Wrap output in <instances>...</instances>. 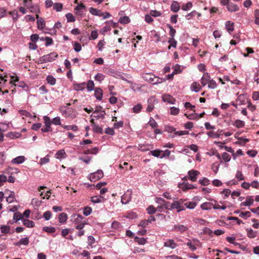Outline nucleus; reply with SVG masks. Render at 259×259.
<instances>
[{"label":"nucleus","mask_w":259,"mask_h":259,"mask_svg":"<svg viewBox=\"0 0 259 259\" xmlns=\"http://www.w3.org/2000/svg\"><path fill=\"white\" fill-rule=\"evenodd\" d=\"M71 220L75 225V228L78 230L82 229L88 224L84 218L76 213H73L71 216Z\"/></svg>","instance_id":"f257e3e1"},{"label":"nucleus","mask_w":259,"mask_h":259,"mask_svg":"<svg viewBox=\"0 0 259 259\" xmlns=\"http://www.w3.org/2000/svg\"><path fill=\"white\" fill-rule=\"evenodd\" d=\"M143 78L144 80L151 83L153 84H157L163 82V79L155 76L152 73H145L143 75Z\"/></svg>","instance_id":"f03ea898"},{"label":"nucleus","mask_w":259,"mask_h":259,"mask_svg":"<svg viewBox=\"0 0 259 259\" xmlns=\"http://www.w3.org/2000/svg\"><path fill=\"white\" fill-rule=\"evenodd\" d=\"M185 199H180L179 200H175L171 203L170 209H177L178 212H180L185 209L184 206Z\"/></svg>","instance_id":"7ed1b4c3"},{"label":"nucleus","mask_w":259,"mask_h":259,"mask_svg":"<svg viewBox=\"0 0 259 259\" xmlns=\"http://www.w3.org/2000/svg\"><path fill=\"white\" fill-rule=\"evenodd\" d=\"M58 57V54L55 52H52L49 54L44 55L39 59L40 63H45L52 62L55 60Z\"/></svg>","instance_id":"20e7f679"},{"label":"nucleus","mask_w":259,"mask_h":259,"mask_svg":"<svg viewBox=\"0 0 259 259\" xmlns=\"http://www.w3.org/2000/svg\"><path fill=\"white\" fill-rule=\"evenodd\" d=\"M103 172L101 170H98L97 171L92 173L89 176V179L92 182H96L103 178Z\"/></svg>","instance_id":"39448f33"},{"label":"nucleus","mask_w":259,"mask_h":259,"mask_svg":"<svg viewBox=\"0 0 259 259\" xmlns=\"http://www.w3.org/2000/svg\"><path fill=\"white\" fill-rule=\"evenodd\" d=\"M132 191L127 190V191L121 196V201L122 204H127L131 200Z\"/></svg>","instance_id":"423d86ee"},{"label":"nucleus","mask_w":259,"mask_h":259,"mask_svg":"<svg viewBox=\"0 0 259 259\" xmlns=\"http://www.w3.org/2000/svg\"><path fill=\"white\" fill-rule=\"evenodd\" d=\"M157 103V101L155 97H150L148 100V105L147 107V111L148 112L152 111L154 108V104Z\"/></svg>","instance_id":"0eeeda50"},{"label":"nucleus","mask_w":259,"mask_h":259,"mask_svg":"<svg viewBox=\"0 0 259 259\" xmlns=\"http://www.w3.org/2000/svg\"><path fill=\"white\" fill-rule=\"evenodd\" d=\"M179 188L183 190V191H186L189 189H192L196 188V187L193 185L188 183V182H183L179 184Z\"/></svg>","instance_id":"6e6552de"},{"label":"nucleus","mask_w":259,"mask_h":259,"mask_svg":"<svg viewBox=\"0 0 259 259\" xmlns=\"http://www.w3.org/2000/svg\"><path fill=\"white\" fill-rule=\"evenodd\" d=\"M188 176L189 179L192 182H195L197 179V176L200 174V172L196 170H191L188 171Z\"/></svg>","instance_id":"1a4fd4ad"},{"label":"nucleus","mask_w":259,"mask_h":259,"mask_svg":"<svg viewBox=\"0 0 259 259\" xmlns=\"http://www.w3.org/2000/svg\"><path fill=\"white\" fill-rule=\"evenodd\" d=\"M210 76L207 72H205L200 79V82L203 87L205 86L210 80Z\"/></svg>","instance_id":"9d476101"},{"label":"nucleus","mask_w":259,"mask_h":259,"mask_svg":"<svg viewBox=\"0 0 259 259\" xmlns=\"http://www.w3.org/2000/svg\"><path fill=\"white\" fill-rule=\"evenodd\" d=\"M162 100L164 102H167L170 104H174L176 100L171 95L168 94H164L162 96Z\"/></svg>","instance_id":"9b49d317"},{"label":"nucleus","mask_w":259,"mask_h":259,"mask_svg":"<svg viewBox=\"0 0 259 259\" xmlns=\"http://www.w3.org/2000/svg\"><path fill=\"white\" fill-rule=\"evenodd\" d=\"M85 9V6L82 4H78L75 8L76 14L78 15L82 16L83 15V11Z\"/></svg>","instance_id":"f8f14e48"},{"label":"nucleus","mask_w":259,"mask_h":259,"mask_svg":"<svg viewBox=\"0 0 259 259\" xmlns=\"http://www.w3.org/2000/svg\"><path fill=\"white\" fill-rule=\"evenodd\" d=\"M164 246L171 249L176 248L178 245L172 239H168L164 243Z\"/></svg>","instance_id":"ddd939ff"},{"label":"nucleus","mask_w":259,"mask_h":259,"mask_svg":"<svg viewBox=\"0 0 259 259\" xmlns=\"http://www.w3.org/2000/svg\"><path fill=\"white\" fill-rule=\"evenodd\" d=\"M26 160V158L24 156H17L11 160V163L15 164H19L23 163Z\"/></svg>","instance_id":"4468645a"},{"label":"nucleus","mask_w":259,"mask_h":259,"mask_svg":"<svg viewBox=\"0 0 259 259\" xmlns=\"http://www.w3.org/2000/svg\"><path fill=\"white\" fill-rule=\"evenodd\" d=\"M36 18H37V28L39 29H42L45 26V22L42 18L39 17L38 14H36Z\"/></svg>","instance_id":"2eb2a0df"},{"label":"nucleus","mask_w":259,"mask_h":259,"mask_svg":"<svg viewBox=\"0 0 259 259\" xmlns=\"http://www.w3.org/2000/svg\"><path fill=\"white\" fill-rule=\"evenodd\" d=\"M62 115L64 116L65 117H70L71 118L75 117L76 116L75 114L72 115V110L71 109H68V110L65 109L63 110V109H61Z\"/></svg>","instance_id":"dca6fc26"},{"label":"nucleus","mask_w":259,"mask_h":259,"mask_svg":"<svg viewBox=\"0 0 259 259\" xmlns=\"http://www.w3.org/2000/svg\"><path fill=\"white\" fill-rule=\"evenodd\" d=\"M213 206V203L210 202H205L203 203L200 205V208L202 210H210Z\"/></svg>","instance_id":"f3484780"},{"label":"nucleus","mask_w":259,"mask_h":259,"mask_svg":"<svg viewBox=\"0 0 259 259\" xmlns=\"http://www.w3.org/2000/svg\"><path fill=\"white\" fill-rule=\"evenodd\" d=\"M253 203V198L251 196H247L246 200L240 204L241 206H247L252 205Z\"/></svg>","instance_id":"a211bd4d"},{"label":"nucleus","mask_w":259,"mask_h":259,"mask_svg":"<svg viewBox=\"0 0 259 259\" xmlns=\"http://www.w3.org/2000/svg\"><path fill=\"white\" fill-rule=\"evenodd\" d=\"M201 87L200 84L196 81L193 82L190 86L191 91L196 93H198L201 90Z\"/></svg>","instance_id":"6ab92c4d"},{"label":"nucleus","mask_w":259,"mask_h":259,"mask_svg":"<svg viewBox=\"0 0 259 259\" xmlns=\"http://www.w3.org/2000/svg\"><path fill=\"white\" fill-rule=\"evenodd\" d=\"M66 156L67 155L64 149H61L58 151L55 154V157L58 159H65Z\"/></svg>","instance_id":"aec40b11"},{"label":"nucleus","mask_w":259,"mask_h":259,"mask_svg":"<svg viewBox=\"0 0 259 259\" xmlns=\"http://www.w3.org/2000/svg\"><path fill=\"white\" fill-rule=\"evenodd\" d=\"M227 8L230 12H236L239 10V7L236 4L232 3L227 5Z\"/></svg>","instance_id":"412c9836"},{"label":"nucleus","mask_w":259,"mask_h":259,"mask_svg":"<svg viewBox=\"0 0 259 259\" xmlns=\"http://www.w3.org/2000/svg\"><path fill=\"white\" fill-rule=\"evenodd\" d=\"M225 27L229 33L232 32L234 29V23L231 21H226Z\"/></svg>","instance_id":"4be33fe9"},{"label":"nucleus","mask_w":259,"mask_h":259,"mask_svg":"<svg viewBox=\"0 0 259 259\" xmlns=\"http://www.w3.org/2000/svg\"><path fill=\"white\" fill-rule=\"evenodd\" d=\"M89 11L91 14L95 16H98L99 17L103 16V13H102L101 10L92 7L90 8Z\"/></svg>","instance_id":"5701e85b"},{"label":"nucleus","mask_w":259,"mask_h":259,"mask_svg":"<svg viewBox=\"0 0 259 259\" xmlns=\"http://www.w3.org/2000/svg\"><path fill=\"white\" fill-rule=\"evenodd\" d=\"M149 154L155 157L162 158V150L156 149L150 151Z\"/></svg>","instance_id":"b1692460"},{"label":"nucleus","mask_w":259,"mask_h":259,"mask_svg":"<svg viewBox=\"0 0 259 259\" xmlns=\"http://www.w3.org/2000/svg\"><path fill=\"white\" fill-rule=\"evenodd\" d=\"M187 230L186 226L183 225H175L173 228L174 231H179L180 232H183Z\"/></svg>","instance_id":"393cba45"},{"label":"nucleus","mask_w":259,"mask_h":259,"mask_svg":"<svg viewBox=\"0 0 259 259\" xmlns=\"http://www.w3.org/2000/svg\"><path fill=\"white\" fill-rule=\"evenodd\" d=\"M94 95L98 100H101L103 97L102 90L100 88H97L95 90Z\"/></svg>","instance_id":"a878e982"},{"label":"nucleus","mask_w":259,"mask_h":259,"mask_svg":"<svg viewBox=\"0 0 259 259\" xmlns=\"http://www.w3.org/2000/svg\"><path fill=\"white\" fill-rule=\"evenodd\" d=\"M233 125L237 128H242L245 125V122L240 119H237L233 123Z\"/></svg>","instance_id":"bb28decb"},{"label":"nucleus","mask_w":259,"mask_h":259,"mask_svg":"<svg viewBox=\"0 0 259 259\" xmlns=\"http://www.w3.org/2000/svg\"><path fill=\"white\" fill-rule=\"evenodd\" d=\"M170 9L174 12H177L180 9L179 4L176 1H174L171 5Z\"/></svg>","instance_id":"cd10ccee"},{"label":"nucleus","mask_w":259,"mask_h":259,"mask_svg":"<svg viewBox=\"0 0 259 259\" xmlns=\"http://www.w3.org/2000/svg\"><path fill=\"white\" fill-rule=\"evenodd\" d=\"M103 197L100 196H94L91 198V201L94 203H99L102 202Z\"/></svg>","instance_id":"c85d7f7f"},{"label":"nucleus","mask_w":259,"mask_h":259,"mask_svg":"<svg viewBox=\"0 0 259 259\" xmlns=\"http://www.w3.org/2000/svg\"><path fill=\"white\" fill-rule=\"evenodd\" d=\"M247 236L250 238H254L256 236L257 232L251 229H246Z\"/></svg>","instance_id":"c756f323"},{"label":"nucleus","mask_w":259,"mask_h":259,"mask_svg":"<svg viewBox=\"0 0 259 259\" xmlns=\"http://www.w3.org/2000/svg\"><path fill=\"white\" fill-rule=\"evenodd\" d=\"M172 68L174 69V73L176 74L181 73L183 71V68L181 67V65L177 64L175 66L172 67Z\"/></svg>","instance_id":"7c9ffc66"},{"label":"nucleus","mask_w":259,"mask_h":259,"mask_svg":"<svg viewBox=\"0 0 259 259\" xmlns=\"http://www.w3.org/2000/svg\"><path fill=\"white\" fill-rule=\"evenodd\" d=\"M29 241V239L27 237L22 238H21L17 243V245H27L28 244Z\"/></svg>","instance_id":"2f4dec72"},{"label":"nucleus","mask_w":259,"mask_h":259,"mask_svg":"<svg viewBox=\"0 0 259 259\" xmlns=\"http://www.w3.org/2000/svg\"><path fill=\"white\" fill-rule=\"evenodd\" d=\"M0 230L3 234H8L10 231V227L8 225H2L0 227Z\"/></svg>","instance_id":"473e14b6"},{"label":"nucleus","mask_w":259,"mask_h":259,"mask_svg":"<svg viewBox=\"0 0 259 259\" xmlns=\"http://www.w3.org/2000/svg\"><path fill=\"white\" fill-rule=\"evenodd\" d=\"M93 121H94V119H92L91 120V122L93 123V130L97 133H102V132H103V130L102 128V127H101L100 126L98 125H96V124H95L94 123H93Z\"/></svg>","instance_id":"72a5a7b5"},{"label":"nucleus","mask_w":259,"mask_h":259,"mask_svg":"<svg viewBox=\"0 0 259 259\" xmlns=\"http://www.w3.org/2000/svg\"><path fill=\"white\" fill-rule=\"evenodd\" d=\"M236 101L239 102V105H243L245 102V96L243 94L239 95L236 99Z\"/></svg>","instance_id":"f704fd0d"},{"label":"nucleus","mask_w":259,"mask_h":259,"mask_svg":"<svg viewBox=\"0 0 259 259\" xmlns=\"http://www.w3.org/2000/svg\"><path fill=\"white\" fill-rule=\"evenodd\" d=\"M43 119L45 126H48V127H51V124L52 123V122L50 118L47 116H44L43 117Z\"/></svg>","instance_id":"c9c22d12"},{"label":"nucleus","mask_w":259,"mask_h":259,"mask_svg":"<svg viewBox=\"0 0 259 259\" xmlns=\"http://www.w3.org/2000/svg\"><path fill=\"white\" fill-rule=\"evenodd\" d=\"M23 225L28 228H31L34 226V223L32 221H30L29 220H24Z\"/></svg>","instance_id":"e433bc0d"},{"label":"nucleus","mask_w":259,"mask_h":259,"mask_svg":"<svg viewBox=\"0 0 259 259\" xmlns=\"http://www.w3.org/2000/svg\"><path fill=\"white\" fill-rule=\"evenodd\" d=\"M235 178L238 181H241L245 180V177H244L242 172L240 170H237L236 174L235 175Z\"/></svg>","instance_id":"4c0bfd02"},{"label":"nucleus","mask_w":259,"mask_h":259,"mask_svg":"<svg viewBox=\"0 0 259 259\" xmlns=\"http://www.w3.org/2000/svg\"><path fill=\"white\" fill-rule=\"evenodd\" d=\"M67 215L66 213L62 212L59 214V220L61 223H64L66 222L67 220Z\"/></svg>","instance_id":"58836bf2"},{"label":"nucleus","mask_w":259,"mask_h":259,"mask_svg":"<svg viewBox=\"0 0 259 259\" xmlns=\"http://www.w3.org/2000/svg\"><path fill=\"white\" fill-rule=\"evenodd\" d=\"M15 200V194L13 192H10V193L8 197L6 198V201L9 203H12Z\"/></svg>","instance_id":"ea45409f"},{"label":"nucleus","mask_w":259,"mask_h":259,"mask_svg":"<svg viewBox=\"0 0 259 259\" xmlns=\"http://www.w3.org/2000/svg\"><path fill=\"white\" fill-rule=\"evenodd\" d=\"M18 112H19V114H20V115L23 116V118H24V117H30V118H31L32 117V116L30 114V113L27 111L26 110H19Z\"/></svg>","instance_id":"a19ab883"},{"label":"nucleus","mask_w":259,"mask_h":259,"mask_svg":"<svg viewBox=\"0 0 259 259\" xmlns=\"http://www.w3.org/2000/svg\"><path fill=\"white\" fill-rule=\"evenodd\" d=\"M184 206L185 208H188L189 209H194L196 206V203L194 202H185Z\"/></svg>","instance_id":"79ce46f5"},{"label":"nucleus","mask_w":259,"mask_h":259,"mask_svg":"<svg viewBox=\"0 0 259 259\" xmlns=\"http://www.w3.org/2000/svg\"><path fill=\"white\" fill-rule=\"evenodd\" d=\"M168 43L170 44V45L168 47V49H170L171 47L176 48L177 42L174 38L170 37L168 40Z\"/></svg>","instance_id":"37998d69"},{"label":"nucleus","mask_w":259,"mask_h":259,"mask_svg":"<svg viewBox=\"0 0 259 259\" xmlns=\"http://www.w3.org/2000/svg\"><path fill=\"white\" fill-rule=\"evenodd\" d=\"M135 241L139 244L144 245L147 242V240L144 238H140L138 237H135Z\"/></svg>","instance_id":"c03bdc74"},{"label":"nucleus","mask_w":259,"mask_h":259,"mask_svg":"<svg viewBox=\"0 0 259 259\" xmlns=\"http://www.w3.org/2000/svg\"><path fill=\"white\" fill-rule=\"evenodd\" d=\"M92 212V208L91 207L86 206L83 209V214L86 217L90 215Z\"/></svg>","instance_id":"a18cd8bd"},{"label":"nucleus","mask_w":259,"mask_h":259,"mask_svg":"<svg viewBox=\"0 0 259 259\" xmlns=\"http://www.w3.org/2000/svg\"><path fill=\"white\" fill-rule=\"evenodd\" d=\"M47 81L48 83L52 85H54L56 83V79L52 75H48L47 77Z\"/></svg>","instance_id":"49530a36"},{"label":"nucleus","mask_w":259,"mask_h":259,"mask_svg":"<svg viewBox=\"0 0 259 259\" xmlns=\"http://www.w3.org/2000/svg\"><path fill=\"white\" fill-rule=\"evenodd\" d=\"M87 89L89 92L92 91L94 90V82L93 80H90L87 82Z\"/></svg>","instance_id":"de8ad7c7"},{"label":"nucleus","mask_w":259,"mask_h":259,"mask_svg":"<svg viewBox=\"0 0 259 259\" xmlns=\"http://www.w3.org/2000/svg\"><path fill=\"white\" fill-rule=\"evenodd\" d=\"M251 215V214L250 211L241 212L239 214V217L244 219H246L247 218L250 217Z\"/></svg>","instance_id":"09e8293b"},{"label":"nucleus","mask_w":259,"mask_h":259,"mask_svg":"<svg viewBox=\"0 0 259 259\" xmlns=\"http://www.w3.org/2000/svg\"><path fill=\"white\" fill-rule=\"evenodd\" d=\"M28 9L30 10L31 12L36 13V14L39 13L40 12L37 6H32V4Z\"/></svg>","instance_id":"8fccbe9b"},{"label":"nucleus","mask_w":259,"mask_h":259,"mask_svg":"<svg viewBox=\"0 0 259 259\" xmlns=\"http://www.w3.org/2000/svg\"><path fill=\"white\" fill-rule=\"evenodd\" d=\"M217 87V84L215 80L211 79L208 83V88L210 89H214Z\"/></svg>","instance_id":"3c124183"},{"label":"nucleus","mask_w":259,"mask_h":259,"mask_svg":"<svg viewBox=\"0 0 259 259\" xmlns=\"http://www.w3.org/2000/svg\"><path fill=\"white\" fill-rule=\"evenodd\" d=\"M180 112L179 108L175 107H171L170 108V113L173 115H177Z\"/></svg>","instance_id":"603ef678"},{"label":"nucleus","mask_w":259,"mask_h":259,"mask_svg":"<svg viewBox=\"0 0 259 259\" xmlns=\"http://www.w3.org/2000/svg\"><path fill=\"white\" fill-rule=\"evenodd\" d=\"M63 5L61 3H55L53 5V9L57 12H60L62 10Z\"/></svg>","instance_id":"864d4df0"},{"label":"nucleus","mask_w":259,"mask_h":259,"mask_svg":"<svg viewBox=\"0 0 259 259\" xmlns=\"http://www.w3.org/2000/svg\"><path fill=\"white\" fill-rule=\"evenodd\" d=\"M42 230L48 233H53L56 231V229L53 227H44Z\"/></svg>","instance_id":"5fc2aeb1"},{"label":"nucleus","mask_w":259,"mask_h":259,"mask_svg":"<svg viewBox=\"0 0 259 259\" xmlns=\"http://www.w3.org/2000/svg\"><path fill=\"white\" fill-rule=\"evenodd\" d=\"M130 18L127 16L121 17L119 19V22L121 24H127L130 22Z\"/></svg>","instance_id":"6e6d98bb"},{"label":"nucleus","mask_w":259,"mask_h":259,"mask_svg":"<svg viewBox=\"0 0 259 259\" xmlns=\"http://www.w3.org/2000/svg\"><path fill=\"white\" fill-rule=\"evenodd\" d=\"M105 75L102 73H98L95 76V80L101 82L104 79Z\"/></svg>","instance_id":"4d7b16f0"},{"label":"nucleus","mask_w":259,"mask_h":259,"mask_svg":"<svg viewBox=\"0 0 259 259\" xmlns=\"http://www.w3.org/2000/svg\"><path fill=\"white\" fill-rule=\"evenodd\" d=\"M185 115L187 116V117L189 119H195L198 118L199 115L195 113H193L191 114H188L187 113L185 114Z\"/></svg>","instance_id":"13d9d810"},{"label":"nucleus","mask_w":259,"mask_h":259,"mask_svg":"<svg viewBox=\"0 0 259 259\" xmlns=\"http://www.w3.org/2000/svg\"><path fill=\"white\" fill-rule=\"evenodd\" d=\"M249 141L248 139L240 137L238 139L237 143L241 145H244L245 144Z\"/></svg>","instance_id":"bf43d9fd"},{"label":"nucleus","mask_w":259,"mask_h":259,"mask_svg":"<svg viewBox=\"0 0 259 259\" xmlns=\"http://www.w3.org/2000/svg\"><path fill=\"white\" fill-rule=\"evenodd\" d=\"M98 33L97 30H93L91 32L90 40H95L98 38Z\"/></svg>","instance_id":"052dcab7"},{"label":"nucleus","mask_w":259,"mask_h":259,"mask_svg":"<svg viewBox=\"0 0 259 259\" xmlns=\"http://www.w3.org/2000/svg\"><path fill=\"white\" fill-rule=\"evenodd\" d=\"M85 82L78 83L75 85L74 88L76 91H82L84 88Z\"/></svg>","instance_id":"680f3d73"},{"label":"nucleus","mask_w":259,"mask_h":259,"mask_svg":"<svg viewBox=\"0 0 259 259\" xmlns=\"http://www.w3.org/2000/svg\"><path fill=\"white\" fill-rule=\"evenodd\" d=\"M222 157L224 161L226 162H229L231 160L230 155L226 152L223 153Z\"/></svg>","instance_id":"e2e57ef3"},{"label":"nucleus","mask_w":259,"mask_h":259,"mask_svg":"<svg viewBox=\"0 0 259 259\" xmlns=\"http://www.w3.org/2000/svg\"><path fill=\"white\" fill-rule=\"evenodd\" d=\"M22 218V215L20 212H15L14 214L13 219L16 222H17V221L21 220Z\"/></svg>","instance_id":"0e129e2a"},{"label":"nucleus","mask_w":259,"mask_h":259,"mask_svg":"<svg viewBox=\"0 0 259 259\" xmlns=\"http://www.w3.org/2000/svg\"><path fill=\"white\" fill-rule=\"evenodd\" d=\"M192 7V4L191 2H188L186 4L183 5L182 7V9L184 11H188Z\"/></svg>","instance_id":"69168bd1"},{"label":"nucleus","mask_w":259,"mask_h":259,"mask_svg":"<svg viewBox=\"0 0 259 259\" xmlns=\"http://www.w3.org/2000/svg\"><path fill=\"white\" fill-rule=\"evenodd\" d=\"M199 183L203 186H207L209 184V180L206 178H203L201 180H199Z\"/></svg>","instance_id":"338daca9"},{"label":"nucleus","mask_w":259,"mask_h":259,"mask_svg":"<svg viewBox=\"0 0 259 259\" xmlns=\"http://www.w3.org/2000/svg\"><path fill=\"white\" fill-rule=\"evenodd\" d=\"M147 211L148 213L152 214H154L156 212V209L153 205H150L147 208Z\"/></svg>","instance_id":"774afa93"}]
</instances>
